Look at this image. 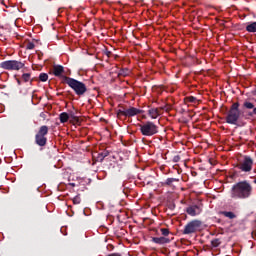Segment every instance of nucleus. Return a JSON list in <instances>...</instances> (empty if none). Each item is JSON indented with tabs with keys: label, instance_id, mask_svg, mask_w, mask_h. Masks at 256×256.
Segmentation results:
<instances>
[{
	"label": "nucleus",
	"instance_id": "1",
	"mask_svg": "<svg viewBox=\"0 0 256 256\" xmlns=\"http://www.w3.org/2000/svg\"><path fill=\"white\" fill-rule=\"evenodd\" d=\"M253 195V185L248 180L235 183L230 190V197L234 200L245 201Z\"/></svg>",
	"mask_w": 256,
	"mask_h": 256
},
{
	"label": "nucleus",
	"instance_id": "2",
	"mask_svg": "<svg viewBox=\"0 0 256 256\" xmlns=\"http://www.w3.org/2000/svg\"><path fill=\"white\" fill-rule=\"evenodd\" d=\"M63 77V83H66L70 89L74 90V93L78 95V97H83L87 91V85L85 83L75 79L71 78L69 76H62Z\"/></svg>",
	"mask_w": 256,
	"mask_h": 256
},
{
	"label": "nucleus",
	"instance_id": "3",
	"mask_svg": "<svg viewBox=\"0 0 256 256\" xmlns=\"http://www.w3.org/2000/svg\"><path fill=\"white\" fill-rule=\"evenodd\" d=\"M118 107L120 109L116 110V117L120 119V121H123V117H125V119H131V117L145 113V111L133 106L125 108L123 105H119Z\"/></svg>",
	"mask_w": 256,
	"mask_h": 256
},
{
	"label": "nucleus",
	"instance_id": "4",
	"mask_svg": "<svg viewBox=\"0 0 256 256\" xmlns=\"http://www.w3.org/2000/svg\"><path fill=\"white\" fill-rule=\"evenodd\" d=\"M241 104L239 102H234L230 109L227 112L225 121L228 123V125H237L239 122V119L241 117V110L239 109Z\"/></svg>",
	"mask_w": 256,
	"mask_h": 256
},
{
	"label": "nucleus",
	"instance_id": "5",
	"mask_svg": "<svg viewBox=\"0 0 256 256\" xmlns=\"http://www.w3.org/2000/svg\"><path fill=\"white\" fill-rule=\"evenodd\" d=\"M138 127H140V133H142L144 137H153V135H157V133H159V126L152 121H146L142 124H138Z\"/></svg>",
	"mask_w": 256,
	"mask_h": 256
},
{
	"label": "nucleus",
	"instance_id": "6",
	"mask_svg": "<svg viewBox=\"0 0 256 256\" xmlns=\"http://www.w3.org/2000/svg\"><path fill=\"white\" fill-rule=\"evenodd\" d=\"M49 134V127L43 125L39 128L38 132L35 135V143L38 147H45L47 145V135Z\"/></svg>",
	"mask_w": 256,
	"mask_h": 256
},
{
	"label": "nucleus",
	"instance_id": "7",
	"mask_svg": "<svg viewBox=\"0 0 256 256\" xmlns=\"http://www.w3.org/2000/svg\"><path fill=\"white\" fill-rule=\"evenodd\" d=\"M236 169L242 171V173H251L253 170V158L251 156L245 155L243 160H240L236 165Z\"/></svg>",
	"mask_w": 256,
	"mask_h": 256
},
{
	"label": "nucleus",
	"instance_id": "8",
	"mask_svg": "<svg viewBox=\"0 0 256 256\" xmlns=\"http://www.w3.org/2000/svg\"><path fill=\"white\" fill-rule=\"evenodd\" d=\"M25 67V63L17 60H7L0 63V68L6 71H19Z\"/></svg>",
	"mask_w": 256,
	"mask_h": 256
},
{
	"label": "nucleus",
	"instance_id": "9",
	"mask_svg": "<svg viewBox=\"0 0 256 256\" xmlns=\"http://www.w3.org/2000/svg\"><path fill=\"white\" fill-rule=\"evenodd\" d=\"M201 225H203L201 220H192L185 225L182 233L183 235H192V233H197V231L201 229Z\"/></svg>",
	"mask_w": 256,
	"mask_h": 256
},
{
	"label": "nucleus",
	"instance_id": "10",
	"mask_svg": "<svg viewBox=\"0 0 256 256\" xmlns=\"http://www.w3.org/2000/svg\"><path fill=\"white\" fill-rule=\"evenodd\" d=\"M202 212H203L202 204L191 205L186 208V213H188L190 217H197V215H201Z\"/></svg>",
	"mask_w": 256,
	"mask_h": 256
},
{
	"label": "nucleus",
	"instance_id": "11",
	"mask_svg": "<svg viewBox=\"0 0 256 256\" xmlns=\"http://www.w3.org/2000/svg\"><path fill=\"white\" fill-rule=\"evenodd\" d=\"M243 109H246V117H255L256 116V107L255 104L249 101L243 103ZM252 109V111H251Z\"/></svg>",
	"mask_w": 256,
	"mask_h": 256
},
{
	"label": "nucleus",
	"instance_id": "12",
	"mask_svg": "<svg viewBox=\"0 0 256 256\" xmlns=\"http://www.w3.org/2000/svg\"><path fill=\"white\" fill-rule=\"evenodd\" d=\"M16 81L19 86L23 85V83H30V85H33V79L31 78V73L22 74L21 79L16 78Z\"/></svg>",
	"mask_w": 256,
	"mask_h": 256
},
{
	"label": "nucleus",
	"instance_id": "13",
	"mask_svg": "<svg viewBox=\"0 0 256 256\" xmlns=\"http://www.w3.org/2000/svg\"><path fill=\"white\" fill-rule=\"evenodd\" d=\"M152 243H156V245H167V243H171V239L167 237H152Z\"/></svg>",
	"mask_w": 256,
	"mask_h": 256
},
{
	"label": "nucleus",
	"instance_id": "14",
	"mask_svg": "<svg viewBox=\"0 0 256 256\" xmlns=\"http://www.w3.org/2000/svg\"><path fill=\"white\" fill-rule=\"evenodd\" d=\"M163 107L161 108H150L148 110V115L149 117H151V119H157V117H159L161 115V111H163Z\"/></svg>",
	"mask_w": 256,
	"mask_h": 256
},
{
	"label": "nucleus",
	"instance_id": "15",
	"mask_svg": "<svg viewBox=\"0 0 256 256\" xmlns=\"http://www.w3.org/2000/svg\"><path fill=\"white\" fill-rule=\"evenodd\" d=\"M63 73H65V67H63L62 65L53 66V75L55 77H62Z\"/></svg>",
	"mask_w": 256,
	"mask_h": 256
},
{
	"label": "nucleus",
	"instance_id": "16",
	"mask_svg": "<svg viewBox=\"0 0 256 256\" xmlns=\"http://www.w3.org/2000/svg\"><path fill=\"white\" fill-rule=\"evenodd\" d=\"M173 183H179V178H167L162 182L163 187H175Z\"/></svg>",
	"mask_w": 256,
	"mask_h": 256
},
{
	"label": "nucleus",
	"instance_id": "17",
	"mask_svg": "<svg viewBox=\"0 0 256 256\" xmlns=\"http://www.w3.org/2000/svg\"><path fill=\"white\" fill-rule=\"evenodd\" d=\"M105 157H109L108 150H104V151L98 153L97 161H99L100 163H103V161L105 160Z\"/></svg>",
	"mask_w": 256,
	"mask_h": 256
},
{
	"label": "nucleus",
	"instance_id": "18",
	"mask_svg": "<svg viewBox=\"0 0 256 256\" xmlns=\"http://www.w3.org/2000/svg\"><path fill=\"white\" fill-rule=\"evenodd\" d=\"M68 115L70 123H73V125L79 124V116L75 115V112H70Z\"/></svg>",
	"mask_w": 256,
	"mask_h": 256
},
{
	"label": "nucleus",
	"instance_id": "19",
	"mask_svg": "<svg viewBox=\"0 0 256 256\" xmlns=\"http://www.w3.org/2000/svg\"><path fill=\"white\" fill-rule=\"evenodd\" d=\"M60 123H67L69 121V114L67 112H62L59 115Z\"/></svg>",
	"mask_w": 256,
	"mask_h": 256
},
{
	"label": "nucleus",
	"instance_id": "20",
	"mask_svg": "<svg viewBox=\"0 0 256 256\" xmlns=\"http://www.w3.org/2000/svg\"><path fill=\"white\" fill-rule=\"evenodd\" d=\"M220 214L223 215L224 217H227L228 219H237V215H235V213L233 212L222 211L220 212Z\"/></svg>",
	"mask_w": 256,
	"mask_h": 256
},
{
	"label": "nucleus",
	"instance_id": "21",
	"mask_svg": "<svg viewBox=\"0 0 256 256\" xmlns=\"http://www.w3.org/2000/svg\"><path fill=\"white\" fill-rule=\"evenodd\" d=\"M246 31L248 33H256V22H252L246 26Z\"/></svg>",
	"mask_w": 256,
	"mask_h": 256
},
{
	"label": "nucleus",
	"instance_id": "22",
	"mask_svg": "<svg viewBox=\"0 0 256 256\" xmlns=\"http://www.w3.org/2000/svg\"><path fill=\"white\" fill-rule=\"evenodd\" d=\"M130 73H131V70H129V68H124L119 70L118 77H127L130 75Z\"/></svg>",
	"mask_w": 256,
	"mask_h": 256
},
{
	"label": "nucleus",
	"instance_id": "23",
	"mask_svg": "<svg viewBox=\"0 0 256 256\" xmlns=\"http://www.w3.org/2000/svg\"><path fill=\"white\" fill-rule=\"evenodd\" d=\"M221 245V239L216 238L211 240V246L215 249Z\"/></svg>",
	"mask_w": 256,
	"mask_h": 256
},
{
	"label": "nucleus",
	"instance_id": "24",
	"mask_svg": "<svg viewBox=\"0 0 256 256\" xmlns=\"http://www.w3.org/2000/svg\"><path fill=\"white\" fill-rule=\"evenodd\" d=\"M19 93H20V95H23V96L28 95V93H29V88H25V87H23V86L20 85V87H19Z\"/></svg>",
	"mask_w": 256,
	"mask_h": 256
},
{
	"label": "nucleus",
	"instance_id": "25",
	"mask_svg": "<svg viewBox=\"0 0 256 256\" xmlns=\"http://www.w3.org/2000/svg\"><path fill=\"white\" fill-rule=\"evenodd\" d=\"M39 79L42 81V83H45V81H48L49 75L47 73H40Z\"/></svg>",
	"mask_w": 256,
	"mask_h": 256
},
{
	"label": "nucleus",
	"instance_id": "26",
	"mask_svg": "<svg viewBox=\"0 0 256 256\" xmlns=\"http://www.w3.org/2000/svg\"><path fill=\"white\" fill-rule=\"evenodd\" d=\"M160 232L162 233L163 237H168L169 233H171L167 228H161Z\"/></svg>",
	"mask_w": 256,
	"mask_h": 256
},
{
	"label": "nucleus",
	"instance_id": "27",
	"mask_svg": "<svg viewBox=\"0 0 256 256\" xmlns=\"http://www.w3.org/2000/svg\"><path fill=\"white\" fill-rule=\"evenodd\" d=\"M74 205H79L81 203V196L77 195L73 198Z\"/></svg>",
	"mask_w": 256,
	"mask_h": 256
},
{
	"label": "nucleus",
	"instance_id": "28",
	"mask_svg": "<svg viewBox=\"0 0 256 256\" xmlns=\"http://www.w3.org/2000/svg\"><path fill=\"white\" fill-rule=\"evenodd\" d=\"M26 49H28V50L35 49V43H33V42H28V43L26 44Z\"/></svg>",
	"mask_w": 256,
	"mask_h": 256
},
{
	"label": "nucleus",
	"instance_id": "29",
	"mask_svg": "<svg viewBox=\"0 0 256 256\" xmlns=\"http://www.w3.org/2000/svg\"><path fill=\"white\" fill-rule=\"evenodd\" d=\"M186 99L189 103H195V101H197V98L194 96H188Z\"/></svg>",
	"mask_w": 256,
	"mask_h": 256
},
{
	"label": "nucleus",
	"instance_id": "30",
	"mask_svg": "<svg viewBox=\"0 0 256 256\" xmlns=\"http://www.w3.org/2000/svg\"><path fill=\"white\" fill-rule=\"evenodd\" d=\"M172 161H173V163H179L181 161V156H179V155L174 156Z\"/></svg>",
	"mask_w": 256,
	"mask_h": 256
},
{
	"label": "nucleus",
	"instance_id": "31",
	"mask_svg": "<svg viewBox=\"0 0 256 256\" xmlns=\"http://www.w3.org/2000/svg\"><path fill=\"white\" fill-rule=\"evenodd\" d=\"M105 55H106L107 57H111L112 53H111V51L106 50V51H105Z\"/></svg>",
	"mask_w": 256,
	"mask_h": 256
},
{
	"label": "nucleus",
	"instance_id": "32",
	"mask_svg": "<svg viewBox=\"0 0 256 256\" xmlns=\"http://www.w3.org/2000/svg\"><path fill=\"white\" fill-rule=\"evenodd\" d=\"M42 57H43V53H42V52H39V53H38V58H39V59H42Z\"/></svg>",
	"mask_w": 256,
	"mask_h": 256
},
{
	"label": "nucleus",
	"instance_id": "33",
	"mask_svg": "<svg viewBox=\"0 0 256 256\" xmlns=\"http://www.w3.org/2000/svg\"><path fill=\"white\" fill-rule=\"evenodd\" d=\"M253 183H255V185H256V179L253 181Z\"/></svg>",
	"mask_w": 256,
	"mask_h": 256
}]
</instances>
